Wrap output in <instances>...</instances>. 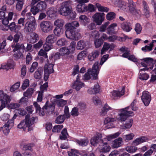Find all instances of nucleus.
I'll list each match as a JSON object with an SVG mask.
<instances>
[{"mask_svg": "<svg viewBox=\"0 0 156 156\" xmlns=\"http://www.w3.org/2000/svg\"><path fill=\"white\" fill-rule=\"evenodd\" d=\"M79 26V24L77 21L67 23L65 25L66 29L65 31L66 37L68 39L75 41L80 39L81 37L80 33V30L77 29Z\"/></svg>", "mask_w": 156, "mask_h": 156, "instance_id": "f257e3e1", "label": "nucleus"}, {"mask_svg": "<svg viewBox=\"0 0 156 156\" xmlns=\"http://www.w3.org/2000/svg\"><path fill=\"white\" fill-rule=\"evenodd\" d=\"M30 12L27 13L25 15L28 21L26 22L24 27V31L27 34L31 33L36 29L37 25L34 17L31 16Z\"/></svg>", "mask_w": 156, "mask_h": 156, "instance_id": "f03ea898", "label": "nucleus"}, {"mask_svg": "<svg viewBox=\"0 0 156 156\" xmlns=\"http://www.w3.org/2000/svg\"><path fill=\"white\" fill-rule=\"evenodd\" d=\"M99 65L98 61L96 62L94 64L92 68H89L87 72L83 76L84 80H88L90 79V75L92 76V80H96L98 79V74L99 71Z\"/></svg>", "mask_w": 156, "mask_h": 156, "instance_id": "7ed1b4c3", "label": "nucleus"}, {"mask_svg": "<svg viewBox=\"0 0 156 156\" xmlns=\"http://www.w3.org/2000/svg\"><path fill=\"white\" fill-rule=\"evenodd\" d=\"M120 133L119 132H117L113 134L108 136L107 138L104 139L103 142L100 145V151L103 153L108 152L110 150L111 148L108 143L105 142V141H110L111 140L118 137Z\"/></svg>", "mask_w": 156, "mask_h": 156, "instance_id": "20e7f679", "label": "nucleus"}, {"mask_svg": "<svg viewBox=\"0 0 156 156\" xmlns=\"http://www.w3.org/2000/svg\"><path fill=\"white\" fill-rule=\"evenodd\" d=\"M72 2L68 1L63 2L58 10V12L63 16H68L70 11L72 10Z\"/></svg>", "mask_w": 156, "mask_h": 156, "instance_id": "39448f33", "label": "nucleus"}, {"mask_svg": "<svg viewBox=\"0 0 156 156\" xmlns=\"http://www.w3.org/2000/svg\"><path fill=\"white\" fill-rule=\"evenodd\" d=\"M47 5L45 1H40L35 6L30 9V11L34 15H36L39 12H44L46 10Z\"/></svg>", "mask_w": 156, "mask_h": 156, "instance_id": "423d86ee", "label": "nucleus"}, {"mask_svg": "<svg viewBox=\"0 0 156 156\" xmlns=\"http://www.w3.org/2000/svg\"><path fill=\"white\" fill-rule=\"evenodd\" d=\"M130 106L121 109V113L119 114V119L121 121H124L129 117L132 116L134 115V113L132 111H128Z\"/></svg>", "mask_w": 156, "mask_h": 156, "instance_id": "0eeeda50", "label": "nucleus"}, {"mask_svg": "<svg viewBox=\"0 0 156 156\" xmlns=\"http://www.w3.org/2000/svg\"><path fill=\"white\" fill-rule=\"evenodd\" d=\"M142 62L141 64L144 67H148L149 69L152 70L154 67V65L156 63V60H154L151 58H146L141 59Z\"/></svg>", "mask_w": 156, "mask_h": 156, "instance_id": "6e6552de", "label": "nucleus"}, {"mask_svg": "<svg viewBox=\"0 0 156 156\" xmlns=\"http://www.w3.org/2000/svg\"><path fill=\"white\" fill-rule=\"evenodd\" d=\"M10 101V97L9 95L4 93L3 90H0V106H6Z\"/></svg>", "mask_w": 156, "mask_h": 156, "instance_id": "1a4fd4ad", "label": "nucleus"}, {"mask_svg": "<svg viewBox=\"0 0 156 156\" xmlns=\"http://www.w3.org/2000/svg\"><path fill=\"white\" fill-rule=\"evenodd\" d=\"M105 15L103 12H96L93 16L94 21L97 25H101L104 20Z\"/></svg>", "mask_w": 156, "mask_h": 156, "instance_id": "9d476101", "label": "nucleus"}, {"mask_svg": "<svg viewBox=\"0 0 156 156\" xmlns=\"http://www.w3.org/2000/svg\"><path fill=\"white\" fill-rule=\"evenodd\" d=\"M40 27L43 32L48 33L52 30L53 25L49 21H43L41 23Z\"/></svg>", "mask_w": 156, "mask_h": 156, "instance_id": "9b49d317", "label": "nucleus"}, {"mask_svg": "<svg viewBox=\"0 0 156 156\" xmlns=\"http://www.w3.org/2000/svg\"><path fill=\"white\" fill-rule=\"evenodd\" d=\"M88 2V0H81L77 1L79 4L76 6L77 11L79 12H83L87 11V5L85 3Z\"/></svg>", "mask_w": 156, "mask_h": 156, "instance_id": "f8f14e48", "label": "nucleus"}, {"mask_svg": "<svg viewBox=\"0 0 156 156\" xmlns=\"http://www.w3.org/2000/svg\"><path fill=\"white\" fill-rule=\"evenodd\" d=\"M141 99L144 105L146 106H148L151 100V96L149 93L146 91H144L141 96Z\"/></svg>", "mask_w": 156, "mask_h": 156, "instance_id": "ddd939ff", "label": "nucleus"}, {"mask_svg": "<svg viewBox=\"0 0 156 156\" xmlns=\"http://www.w3.org/2000/svg\"><path fill=\"white\" fill-rule=\"evenodd\" d=\"M128 5L127 6L129 7V10L133 15H137L139 14V10L136 9L135 6V4L133 2L132 0H129L128 1Z\"/></svg>", "mask_w": 156, "mask_h": 156, "instance_id": "4468645a", "label": "nucleus"}, {"mask_svg": "<svg viewBox=\"0 0 156 156\" xmlns=\"http://www.w3.org/2000/svg\"><path fill=\"white\" fill-rule=\"evenodd\" d=\"M79 75H78L77 76L76 80L74 82L72 86L73 88L75 89L77 91H79L81 88L84 86V83L79 81Z\"/></svg>", "mask_w": 156, "mask_h": 156, "instance_id": "2eb2a0df", "label": "nucleus"}, {"mask_svg": "<svg viewBox=\"0 0 156 156\" xmlns=\"http://www.w3.org/2000/svg\"><path fill=\"white\" fill-rule=\"evenodd\" d=\"M117 26V24L115 23H113L109 26L106 29L107 33L109 35L115 34L117 32L115 29V27Z\"/></svg>", "mask_w": 156, "mask_h": 156, "instance_id": "dca6fc26", "label": "nucleus"}, {"mask_svg": "<svg viewBox=\"0 0 156 156\" xmlns=\"http://www.w3.org/2000/svg\"><path fill=\"white\" fill-rule=\"evenodd\" d=\"M124 90L123 89H122L121 91L114 90L111 92V98L113 99H116L118 98H120L121 96L124 95Z\"/></svg>", "mask_w": 156, "mask_h": 156, "instance_id": "f3484780", "label": "nucleus"}, {"mask_svg": "<svg viewBox=\"0 0 156 156\" xmlns=\"http://www.w3.org/2000/svg\"><path fill=\"white\" fill-rule=\"evenodd\" d=\"M121 27L124 31L127 32L130 31L132 29L131 24L128 21H126L122 23Z\"/></svg>", "mask_w": 156, "mask_h": 156, "instance_id": "a211bd4d", "label": "nucleus"}, {"mask_svg": "<svg viewBox=\"0 0 156 156\" xmlns=\"http://www.w3.org/2000/svg\"><path fill=\"white\" fill-rule=\"evenodd\" d=\"M33 105L36 108V112H37L38 111V113L40 116H43L44 115V106L42 108H41L40 105L38 104L37 102H34Z\"/></svg>", "mask_w": 156, "mask_h": 156, "instance_id": "6ab92c4d", "label": "nucleus"}, {"mask_svg": "<svg viewBox=\"0 0 156 156\" xmlns=\"http://www.w3.org/2000/svg\"><path fill=\"white\" fill-rule=\"evenodd\" d=\"M104 140L101 139L98 135L94 136L93 138L91 139L90 141V143L92 145L95 146L97 144L100 143V144L103 142Z\"/></svg>", "mask_w": 156, "mask_h": 156, "instance_id": "aec40b11", "label": "nucleus"}, {"mask_svg": "<svg viewBox=\"0 0 156 156\" xmlns=\"http://www.w3.org/2000/svg\"><path fill=\"white\" fill-rule=\"evenodd\" d=\"M43 72V68L39 67L34 74V78L36 79L40 80L42 77Z\"/></svg>", "mask_w": 156, "mask_h": 156, "instance_id": "412c9836", "label": "nucleus"}, {"mask_svg": "<svg viewBox=\"0 0 156 156\" xmlns=\"http://www.w3.org/2000/svg\"><path fill=\"white\" fill-rule=\"evenodd\" d=\"M100 54V52L98 50H96L92 51L89 54L88 56V59L90 61L94 60L97 58Z\"/></svg>", "mask_w": 156, "mask_h": 156, "instance_id": "4be33fe9", "label": "nucleus"}, {"mask_svg": "<svg viewBox=\"0 0 156 156\" xmlns=\"http://www.w3.org/2000/svg\"><path fill=\"white\" fill-rule=\"evenodd\" d=\"M79 20L80 23L84 26L87 25L90 20V19L85 15L80 16L79 17Z\"/></svg>", "mask_w": 156, "mask_h": 156, "instance_id": "5701e85b", "label": "nucleus"}, {"mask_svg": "<svg viewBox=\"0 0 156 156\" xmlns=\"http://www.w3.org/2000/svg\"><path fill=\"white\" fill-rule=\"evenodd\" d=\"M57 40V37L52 34L48 35L46 39V41L48 43L51 44L55 42Z\"/></svg>", "mask_w": 156, "mask_h": 156, "instance_id": "b1692460", "label": "nucleus"}, {"mask_svg": "<svg viewBox=\"0 0 156 156\" xmlns=\"http://www.w3.org/2000/svg\"><path fill=\"white\" fill-rule=\"evenodd\" d=\"M9 29L12 31H14L16 33L18 32L20 29V27L19 25H16L15 22H12L9 25Z\"/></svg>", "mask_w": 156, "mask_h": 156, "instance_id": "393cba45", "label": "nucleus"}, {"mask_svg": "<svg viewBox=\"0 0 156 156\" xmlns=\"http://www.w3.org/2000/svg\"><path fill=\"white\" fill-rule=\"evenodd\" d=\"M147 140V138L144 136L136 138L133 142V144L134 145H137L144 142Z\"/></svg>", "mask_w": 156, "mask_h": 156, "instance_id": "a878e982", "label": "nucleus"}, {"mask_svg": "<svg viewBox=\"0 0 156 156\" xmlns=\"http://www.w3.org/2000/svg\"><path fill=\"white\" fill-rule=\"evenodd\" d=\"M14 120L13 119L9 120L4 125L5 128L8 133L9 132V129H11L13 126Z\"/></svg>", "mask_w": 156, "mask_h": 156, "instance_id": "bb28decb", "label": "nucleus"}, {"mask_svg": "<svg viewBox=\"0 0 156 156\" xmlns=\"http://www.w3.org/2000/svg\"><path fill=\"white\" fill-rule=\"evenodd\" d=\"M122 139L121 137H119L115 139L113 142L112 147L114 148H117L121 146Z\"/></svg>", "mask_w": 156, "mask_h": 156, "instance_id": "cd10ccee", "label": "nucleus"}, {"mask_svg": "<svg viewBox=\"0 0 156 156\" xmlns=\"http://www.w3.org/2000/svg\"><path fill=\"white\" fill-rule=\"evenodd\" d=\"M59 52L62 55L65 56L68 55L70 51L67 47L65 46L61 48L59 50Z\"/></svg>", "mask_w": 156, "mask_h": 156, "instance_id": "c85d7f7f", "label": "nucleus"}, {"mask_svg": "<svg viewBox=\"0 0 156 156\" xmlns=\"http://www.w3.org/2000/svg\"><path fill=\"white\" fill-rule=\"evenodd\" d=\"M64 31V28H60L58 26H56L54 29L53 32L55 36L59 37L63 34Z\"/></svg>", "mask_w": 156, "mask_h": 156, "instance_id": "c756f323", "label": "nucleus"}, {"mask_svg": "<svg viewBox=\"0 0 156 156\" xmlns=\"http://www.w3.org/2000/svg\"><path fill=\"white\" fill-rule=\"evenodd\" d=\"M29 122L25 120V119L21 122L20 123L23 127V130H25L26 127H28V131H30L33 129V128L32 127H30Z\"/></svg>", "mask_w": 156, "mask_h": 156, "instance_id": "7c9ffc66", "label": "nucleus"}, {"mask_svg": "<svg viewBox=\"0 0 156 156\" xmlns=\"http://www.w3.org/2000/svg\"><path fill=\"white\" fill-rule=\"evenodd\" d=\"M34 146V144L33 143H31L21 145L20 147L24 151H31L32 147Z\"/></svg>", "mask_w": 156, "mask_h": 156, "instance_id": "2f4dec72", "label": "nucleus"}, {"mask_svg": "<svg viewBox=\"0 0 156 156\" xmlns=\"http://www.w3.org/2000/svg\"><path fill=\"white\" fill-rule=\"evenodd\" d=\"M86 42L83 40H80L77 43L76 48L77 49L82 50L84 49L86 46Z\"/></svg>", "mask_w": 156, "mask_h": 156, "instance_id": "473e14b6", "label": "nucleus"}, {"mask_svg": "<svg viewBox=\"0 0 156 156\" xmlns=\"http://www.w3.org/2000/svg\"><path fill=\"white\" fill-rule=\"evenodd\" d=\"M143 5L144 7V13L147 17L150 16L149 8L148 5L146 2L144 1H143Z\"/></svg>", "mask_w": 156, "mask_h": 156, "instance_id": "72a5a7b5", "label": "nucleus"}, {"mask_svg": "<svg viewBox=\"0 0 156 156\" xmlns=\"http://www.w3.org/2000/svg\"><path fill=\"white\" fill-rule=\"evenodd\" d=\"M61 133L59 136V139L61 140H66L67 138V136H68V134L67 133V129L64 128L62 131Z\"/></svg>", "mask_w": 156, "mask_h": 156, "instance_id": "f704fd0d", "label": "nucleus"}, {"mask_svg": "<svg viewBox=\"0 0 156 156\" xmlns=\"http://www.w3.org/2000/svg\"><path fill=\"white\" fill-rule=\"evenodd\" d=\"M56 44L57 45L60 47L66 46L68 44V41L65 38H62L57 41Z\"/></svg>", "mask_w": 156, "mask_h": 156, "instance_id": "c9c22d12", "label": "nucleus"}, {"mask_svg": "<svg viewBox=\"0 0 156 156\" xmlns=\"http://www.w3.org/2000/svg\"><path fill=\"white\" fill-rule=\"evenodd\" d=\"M96 5L99 11L107 12L109 11L108 8L101 6L99 3H97Z\"/></svg>", "mask_w": 156, "mask_h": 156, "instance_id": "e433bc0d", "label": "nucleus"}, {"mask_svg": "<svg viewBox=\"0 0 156 156\" xmlns=\"http://www.w3.org/2000/svg\"><path fill=\"white\" fill-rule=\"evenodd\" d=\"M133 122V120L132 119H126V123L123 125V129H126L130 128L132 125Z\"/></svg>", "mask_w": 156, "mask_h": 156, "instance_id": "4c0bfd02", "label": "nucleus"}, {"mask_svg": "<svg viewBox=\"0 0 156 156\" xmlns=\"http://www.w3.org/2000/svg\"><path fill=\"white\" fill-rule=\"evenodd\" d=\"M111 108V107H109L107 104H105L101 109L100 112L101 115L102 116L105 115L107 113V112L109 111Z\"/></svg>", "mask_w": 156, "mask_h": 156, "instance_id": "58836bf2", "label": "nucleus"}, {"mask_svg": "<svg viewBox=\"0 0 156 156\" xmlns=\"http://www.w3.org/2000/svg\"><path fill=\"white\" fill-rule=\"evenodd\" d=\"M34 90L33 88H28L26 92L23 93V95L26 97H30L32 95Z\"/></svg>", "mask_w": 156, "mask_h": 156, "instance_id": "ea45409f", "label": "nucleus"}, {"mask_svg": "<svg viewBox=\"0 0 156 156\" xmlns=\"http://www.w3.org/2000/svg\"><path fill=\"white\" fill-rule=\"evenodd\" d=\"M67 102V101L60 99L57 100L55 102L56 104L58 107H63Z\"/></svg>", "mask_w": 156, "mask_h": 156, "instance_id": "a19ab883", "label": "nucleus"}, {"mask_svg": "<svg viewBox=\"0 0 156 156\" xmlns=\"http://www.w3.org/2000/svg\"><path fill=\"white\" fill-rule=\"evenodd\" d=\"M123 38L120 37H118L116 35H112L108 37V41L110 42H113L115 40L123 41Z\"/></svg>", "mask_w": 156, "mask_h": 156, "instance_id": "79ce46f5", "label": "nucleus"}, {"mask_svg": "<svg viewBox=\"0 0 156 156\" xmlns=\"http://www.w3.org/2000/svg\"><path fill=\"white\" fill-rule=\"evenodd\" d=\"M104 42L103 40L101 38L95 39L94 41V44L95 47L96 48H99L101 45L103 44Z\"/></svg>", "mask_w": 156, "mask_h": 156, "instance_id": "37998d69", "label": "nucleus"}, {"mask_svg": "<svg viewBox=\"0 0 156 156\" xmlns=\"http://www.w3.org/2000/svg\"><path fill=\"white\" fill-rule=\"evenodd\" d=\"M76 141L79 145L82 147L87 146L88 143V141L87 139H81L80 140H77Z\"/></svg>", "mask_w": 156, "mask_h": 156, "instance_id": "c03bdc74", "label": "nucleus"}, {"mask_svg": "<svg viewBox=\"0 0 156 156\" xmlns=\"http://www.w3.org/2000/svg\"><path fill=\"white\" fill-rule=\"evenodd\" d=\"M61 55L59 52H56L55 54L54 53L51 55V56L49 57V58L51 60L53 58L55 60H56L60 58Z\"/></svg>", "mask_w": 156, "mask_h": 156, "instance_id": "a18cd8bd", "label": "nucleus"}, {"mask_svg": "<svg viewBox=\"0 0 156 156\" xmlns=\"http://www.w3.org/2000/svg\"><path fill=\"white\" fill-rule=\"evenodd\" d=\"M63 127V126L62 125H55L54 126L52 131L54 133H59Z\"/></svg>", "mask_w": 156, "mask_h": 156, "instance_id": "49530a36", "label": "nucleus"}, {"mask_svg": "<svg viewBox=\"0 0 156 156\" xmlns=\"http://www.w3.org/2000/svg\"><path fill=\"white\" fill-rule=\"evenodd\" d=\"M116 14L113 12H110L106 15V18L108 20H111L115 19Z\"/></svg>", "mask_w": 156, "mask_h": 156, "instance_id": "de8ad7c7", "label": "nucleus"}, {"mask_svg": "<svg viewBox=\"0 0 156 156\" xmlns=\"http://www.w3.org/2000/svg\"><path fill=\"white\" fill-rule=\"evenodd\" d=\"M65 120L63 115H60L58 116L55 121V122L57 124L62 123Z\"/></svg>", "mask_w": 156, "mask_h": 156, "instance_id": "09e8293b", "label": "nucleus"}, {"mask_svg": "<svg viewBox=\"0 0 156 156\" xmlns=\"http://www.w3.org/2000/svg\"><path fill=\"white\" fill-rule=\"evenodd\" d=\"M56 12L53 8H50L48 10L47 13L50 18H52L55 16Z\"/></svg>", "mask_w": 156, "mask_h": 156, "instance_id": "8fccbe9b", "label": "nucleus"}, {"mask_svg": "<svg viewBox=\"0 0 156 156\" xmlns=\"http://www.w3.org/2000/svg\"><path fill=\"white\" fill-rule=\"evenodd\" d=\"M110 48V44L107 42H105L103 48L101 50V55L104 54L105 52L108 50Z\"/></svg>", "mask_w": 156, "mask_h": 156, "instance_id": "3c124183", "label": "nucleus"}, {"mask_svg": "<svg viewBox=\"0 0 156 156\" xmlns=\"http://www.w3.org/2000/svg\"><path fill=\"white\" fill-rule=\"evenodd\" d=\"M55 106V104L54 103L51 102V104H49V101H47L45 104V105L44 106V110H47L48 108H51L53 107V109H54Z\"/></svg>", "mask_w": 156, "mask_h": 156, "instance_id": "603ef678", "label": "nucleus"}, {"mask_svg": "<svg viewBox=\"0 0 156 156\" xmlns=\"http://www.w3.org/2000/svg\"><path fill=\"white\" fill-rule=\"evenodd\" d=\"M78 108L77 107H74L71 112V114L73 116H77L79 115Z\"/></svg>", "mask_w": 156, "mask_h": 156, "instance_id": "864d4df0", "label": "nucleus"}, {"mask_svg": "<svg viewBox=\"0 0 156 156\" xmlns=\"http://www.w3.org/2000/svg\"><path fill=\"white\" fill-rule=\"evenodd\" d=\"M149 77V75L146 73H140L139 79L140 80H146L148 79Z\"/></svg>", "mask_w": 156, "mask_h": 156, "instance_id": "5fc2aeb1", "label": "nucleus"}, {"mask_svg": "<svg viewBox=\"0 0 156 156\" xmlns=\"http://www.w3.org/2000/svg\"><path fill=\"white\" fill-rule=\"evenodd\" d=\"M20 82H19L15 83L10 87V91L11 92H13L16 90L20 86Z\"/></svg>", "mask_w": 156, "mask_h": 156, "instance_id": "6e6d98bb", "label": "nucleus"}, {"mask_svg": "<svg viewBox=\"0 0 156 156\" xmlns=\"http://www.w3.org/2000/svg\"><path fill=\"white\" fill-rule=\"evenodd\" d=\"M134 136L133 133H130L128 134L125 135L123 136V138L126 141H128L132 139Z\"/></svg>", "mask_w": 156, "mask_h": 156, "instance_id": "4d7b16f0", "label": "nucleus"}, {"mask_svg": "<svg viewBox=\"0 0 156 156\" xmlns=\"http://www.w3.org/2000/svg\"><path fill=\"white\" fill-rule=\"evenodd\" d=\"M109 23L110 22L108 21L102 24L100 28L99 31L103 32H104L106 30V28Z\"/></svg>", "mask_w": 156, "mask_h": 156, "instance_id": "13d9d810", "label": "nucleus"}, {"mask_svg": "<svg viewBox=\"0 0 156 156\" xmlns=\"http://www.w3.org/2000/svg\"><path fill=\"white\" fill-rule=\"evenodd\" d=\"M87 54V51L86 50H83L80 52L78 55L77 59L80 60L82 59L83 57H84Z\"/></svg>", "mask_w": 156, "mask_h": 156, "instance_id": "bf43d9fd", "label": "nucleus"}, {"mask_svg": "<svg viewBox=\"0 0 156 156\" xmlns=\"http://www.w3.org/2000/svg\"><path fill=\"white\" fill-rule=\"evenodd\" d=\"M87 11H88L90 12H93L96 9L94 5L90 4H88V6H87Z\"/></svg>", "mask_w": 156, "mask_h": 156, "instance_id": "052dcab7", "label": "nucleus"}, {"mask_svg": "<svg viewBox=\"0 0 156 156\" xmlns=\"http://www.w3.org/2000/svg\"><path fill=\"white\" fill-rule=\"evenodd\" d=\"M52 46L51 44H50L45 42L43 44V47L45 51H47L51 49V47Z\"/></svg>", "mask_w": 156, "mask_h": 156, "instance_id": "680f3d73", "label": "nucleus"}, {"mask_svg": "<svg viewBox=\"0 0 156 156\" xmlns=\"http://www.w3.org/2000/svg\"><path fill=\"white\" fill-rule=\"evenodd\" d=\"M142 30V27L140 24L137 23L135 25V30L137 34H139L140 33Z\"/></svg>", "mask_w": 156, "mask_h": 156, "instance_id": "e2e57ef3", "label": "nucleus"}, {"mask_svg": "<svg viewBox=\"0 0 156 156\" xmlns=\"http://www.w3.org/2000/svg\"><path fill=\"white\" fill-rule=\"evenodd\" d=\"M93 89L94 94H96L100 92V86L98 83L95 84Z\"/></svg>", "mask_w": 156, "mask_h": 156, "instance_id": "0e129e2a", "label": "nucleus"}, {"mask_svg": "<svg viewBox=\"0 0 156 156\" xmlns=\"http://www.w3.org/2000/svg\"><path fill=\"white\" fill-rule=\"evenodd\" d=\"M137 150V147L134 146H131L126 148V150L129 153L135 152Z\"/></svg>", "mask_w": 156, "mask_h": 156, "instance_id": "69168bd1", "label": "nucleus"}, {"mask_svg": "<svg viewBox=\"0 0 156 156\" xmlns=\"http://www.w3.org/2000/svg\"><path fill=\"white\" fill-rule=\"evenodd\" d=\"M136 102L137 100L136 99H135L130 105L131 109L133 111H136L138 109V107L135 106Z\"/></svg>", "mask_w": 156, "mask_h": 156, "instance_id": "338daca9", "label": "nucleus"}, {"mask_svg": "<svg viewBox=\"0 0 156 156\" xmlns=\"http://www.w3.org/2000/svg\"><path fill=\"white\" fill-rule=\"evenodd\" d=\"M29 80L27 79H26L23 83L21 87L22 89L24 90L29 86Z\"/></svg>", "mask_w": 156, "mask_h": 156, "instance_id": "774afa93", "label": "nucleus"}]
</instances>
